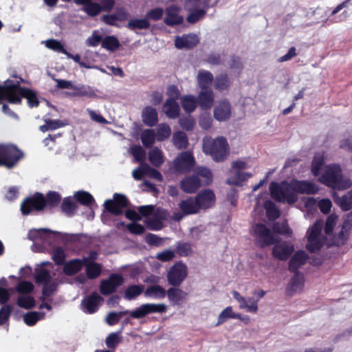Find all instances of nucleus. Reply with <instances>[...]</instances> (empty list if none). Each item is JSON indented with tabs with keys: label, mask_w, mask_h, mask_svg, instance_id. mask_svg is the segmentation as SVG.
I'll list each match as a JSON object with an SVG mask.
<instances>
[{
	"label": "nucleus",
	"mask_w": 352,
	"mask_h": 352,
	"mask_svg": "<svg viewBox=\"0 0 352 352\" xmlns=\"http://www.w3.org/2000/svg\"><path fill=\"white\" fill-rule=\"evenodd\" d=\"M60 196L56 192H49L47 198L39 192L35 193L32 197L25 199L21 205V210L23 214H29L33 210H41L47 204L55 206L59 204Z\"/></svg>",
	"instance_id": "7ed1b4c3"
},
{
	"label": "nucleus",
	"mask_w": 352,
	"mask_h": 352,
	"mask_svg": "<svg viewBox=\"0 0 352 352\" xmlns=\"http://www.w3.org/2000/svg\"><path fill=\"white\" fill-rule=\"evenodd\" d=\"M102 301L103 298L98 294L93 293L82 301V310L85 313L93 314L98 310L99 305Z\"/></svg>",
	"instance_id": "aec40b11"
},
{
	"label": "nucleus",
	"mask_w": 352,
	"mask_h": 352,
	"mask_svg": "<svg viewBox=\"0 0 352 352\" xmlns=\"http://www.w3.org/2000/svg\"><path fill=\"white\" fill-rule=\"evenodd\" d=\"M323 226V221L318 220L307 231V243L306 248L311 252L318 251L324 243L328 245L329 239L327 238L326 234H322Z\"/></svg>",
	"instance_id": "423d86ee"
},
{
	"label": "nucleus",
	"mask_w": 352,
	"mask_h": 352,
	"mask_svg": "<svg viewBox=\"0 0 352 352\" xmlns=\"http://www.w3.org/2000/svg\"><path fill=\"white\" fill-rule=\"evenodd\" d=\"M131 311L126 310L119 313L111 312L107 316L105 321L109 325H114L118 322L122 316L128 314H130Z\"/></svg>",
	"instance_id": "6e6d98bb"
},
{
	"label": "nucleus",
	"mask_w": 352,
	"mask_h": 352,
	"mask_svg": "<svg viewBox=\"0 0 352 352\" xmlns=\"http://www.w3.org/2000/svg\"><path fill=\"white\" fill-rule=\"evenodd\" d=\"M198 42V37L195 34H186L182 37H176L175 44L179 49L190 48L195 46Z\"/></svg>",
	"instance_id": "bb28decb"
},
{
	"label": "nucleus",
	"mask_w": 352,
	"mask_h": 352,
	"mask_svg": "<svg viewBox=\"0 0 352 352\" xmlns=\"http://www.w3.org/2000/svg\"><path fill=\"white\" fill-rule=\"evenodd\" d=\"M177 252L181 256H188L192 252V247L188 243H179L177 247Z\"/></svg>",
	"instance_id": "774afa93"
},
{
	"label": "nucleus",
	"mask_w": 352,
	"mask_h": 352,
	"mask_svg": "<svg viewBox=\"0 0 352 352\" xmlns=\"http://www.w3.org/2000/svg\"><path fill=\"white\" fill-rule=\"evenodd\" d=\"M267 215L269 219H274L279 217V212L276 209L275 204L272 201H266L264 204Z\"/></svg>",
	"instance_id": "13d9d810"
},
{
	"label": "nucleus",
	"mask_w": 352,
	"mask_h": 352,
	"mask_svg": "<svg viewBox=\"0 0 352 352\" xmlns=\"http://www.w3.org/2000/svg\"><path fill=\"white\" fill-rule=\"evenodd\" d=\"M143 171L144 172L145 176L154 178L158 181L162 180V174L153 168H151L148 164L143 163Z\"/></svg>",
	"instance_id": "052dcab7"
},
{
	"label": "nucleus",
	"mask_w": 352,
	"mask_h": 352,
	"mask_svg": "<svg viewBox=\"0 0 352 352\" xmlns=\"http://www.w3.org/2000/svg\"><path fill=\"white\" fill-rule=\"evenodd\" d=\"M270 190L272 198L278 201L291 204L298 200L293 181L289 183L283 182L280 184L272 182Z\"/></svg>",
	"instance_id": "39448f33"
},
{
	"label": "nucleus",
	"mask_w": 352,
	"mask_h": 352,
	"mask_svg": "<svg viewBox=\"0 0 352 352\" xmlns=\"http://www.w3.org/2000/svg\"><path fill=\"white\" fill-rule=\"evenodd\" d=\"M179 8L177 6H170L166 9V14L164 19L168 25L179 24L183 21V17L179 14Z\"/></svg>",
	"instance_id": "c85d7f7f"
},
{
	"label": "nucleus",
	"mask_w": 352,
	"mask_h": 352,
	"mask_svg": "<svg viewBox=\"0 0 352 352\" xmlns=\"http://www.w3.org/2000/svg\"><path fill=\"white\" fill-rule=\"evenodd\" d=\"M167 306L165 304L147 303L144 304L130 312V316L136 319L142 318L149 314L165 313Z\"/></svg>",
	"instance_id": "9b49d317"
},
{
	"label": "nucleus",
	"mask_w": 352,
	"mask_h": 352,
	"mask_svg": "<svg viewBox=\"0 0 352 352\" xmlns=\"http://www.w3.org/2000/svg\"><path fill=\"white\" fill-rule=\"evenodd\" d=\"M179 208L182 213L186 215L196 214L200 211L195 197H189L182 201L179 204Z\"/></svg>",
	"instance_id": "a878e982"
},
{
	"label": "nucleus",
	"mask_w": 352,
	"mask_h": 352,
	"mask_svg": "<svg viewBox=\"0 0 352 352\" xmlns=\"http://www.w3.org/2000/svg\"><path fill=\"white\" fill-rule=\"evenodd\" d=\"M195 173L198 177H201L204 184H208L212 182V176L210 170L205 167L199 166L196 168Z\"/></svg>",
	"instance_id": "864d4df0"
},
{
	"label": "nucleus",
	"mask_w": 352,
	"mask_h": 352,
	"mask_svg": "<svg viewBox=\"0 0 352 352\" xmlns=\"http://www.w3.org/2000/svg\"><path fill=\"white\" fill-rule=\"evenodd\" d=\"M203 151L210 155L216 162L223 161L229 153V146L223 137L215 139L204 138L203 140Z\"/></svg>",
	"instance_id": "20e7f679"
},
{
	"label": "nucleus",
	"mask_w": 352,
	"mask_h": 352,
	"mask_svg": "<svg viewBox=\"0 0 352 352\" xmlns=\"http://www.w3.org/2000/svg\"><path fill=\"white\" fill-rule=\"evenodd\" d=\"M179 106L174 100H166L164 104V111L169 118H175L179 113Z\"/></svg>",
	"instance_id": "72a5a7b5"
},
{
	"label": "nucleus",
	"mask_w": 352,
	"mask_h": 352,
	"mask_svg": "<svg viewBox=\"0 0 352 352\" xmlns=\"http://www.w3.org/2000/svg\"><path fill=\"white\" fill-rule=\"evenodd\" d=\"M123 277L118 274H112L108 278L102 280L100 283V290L103 295H109L114 292L116 289L122 285Z\"/></svg>",
	"instance_id": "ddd939ff"
},
{
	"label": "nucleus",
	"mask_w": 352,
	"mask_h": 352,
	"mask_svg": "<svg viewBox=\"0 0 352 352\" xmlns=\"http://www.w3.org/2000/svg\"><path fill=\"white\" fill-rule=\"evenodd\" d=\"M197 80L201 89H210L209 87L214 80V77L209 71L200 69L198 71Z\"/></svg>",
	"instance_id": "2f4dec72"
},
{
	"label": "nucleus",
	"mask_w": 352,
	"mask_h": 352,
	"mask_svg": "<svg viewBox=\"0 0 352 352\" xmlns=\"http://www.w3.org/2000/svg\"><path fill=\"white\" fill-rule=\"evenodd\" d=\"M17 305L26 309L34 307L35 302L34 298L28 294L20 295L17 299Z\"/></svg>",
	"instance_id": "3c124183"
},
{
	"label": "nucleus",
	"mask_w": 352,
	"mask_h": 352,
	"mask_svg": "<svg viewBox=\"0 0 352 352\" xmlns=\"http://www.w3.org/2000/svg\"><path fill=\"white\" fill-rule=\"evenodd\" d=\"M143 122L148 126H153L157 122V113L155 109L146 107L142 111Z\"/></svg>",
	"instance_id": "473e14b6"
},
{
	"label": "nucleus",
	"mask_w": 352,
	"mask_h": 352,
	"mask_svg": "<svg viewBox=\"0 0 352 352\" xmlns=\"http://www.w3.org/2000/svg\"><path fill=\"white\" fill-rule=\"evenodd\" d=\"M195 197L200 210H206L212 207L216 200L214 193L210 189H205L200 191Z\"/></svg>",
	"instance_id": "6ab92c4d"
},
{
	"label": "nucleus",
	"mask_w": 352,
	"mask_h": 352,
	"mask_svg": "<svg viewBox=\"0 0 352 352\" xmlns=\"http://www.w3.org/2000/svg\"><path fill=\"white\" fill-rule=\"evenodd\" d=\"M122 329L117 332L110 333L106 338L105 343L107 347L110 349H115L116 346L121 342Z\"/></svg>",
	"instance_id": "de8ad7c7"
},
{
	"label": "nucleus",
	"mask_w": 352,
	"mask_h": 352,
	"mask_svg": "<svg viewBox=\"0 0 352 352\" xmlns=\"http://www.w3.org/2000/svg\"><path fill=\"white\" fill-rule=\"evenodd\" d=\"M148 160L154 166H161L164 162L162 151L157 147L152 148L148 152Z\"/></svg>",
	"instance_id": "f704fd0d"
},
{
	"label": "nucleus",
	"mask_w": 352,
	"mask_h": 352,
	"mask_svg": "<svg viewBox=\"0 0 352 352\" xmlns=\"http://www.w3.org/2000/svg\"><path fill=\"white\" fill-rule=\"evenodd\" d=\"M338 217L331 214L327 219L324 233L329 239L328 245H340L345 240L344 228L336 227Z\"/></svg>",
	"instance_id": "6e6552de"
},
{
	"label": "nucleus",
	"mask_w": 352,
	"mask_h": 352,
	"mask_svg": "<svg viewBox=\"0 0 352 352\" xmlns=\"http://www.w3.org/2000/svg\"><path fill=\"white\" fill-rule=\"evenodd\" d=\"M44 317V314L40 312H30L25 314L23 320L25 324L29 326H32L40 319Z\"/></svg>",
	"instance_id": "4d7b16f0"
},
{
	"label": "nucleus",
	"mask_w": 352,
	"mask_h": 352,
	"mask_svg": "<svg viewBox=\"0 0 352 352\" xmlns=\"http://www.w3.org/2000/svg\"><path fill=\"white\" fill-rule=\"evenodd\" d=\"M75 197L81 204L85 205L90 204L94 201V198L87 192L79 191L75 194Z\"/></svg>",
	"instance_id": "0e129e2a"
},
{
	"label": "nucleus",
	"mask_w": 352,
	"mask_h": 352,
	"mask_svg": "<svg viewBox=\"0 0 352 352\" xmlns=\"http://www.w3.org/2000/svg\"><path fill=\"white\" fill-rule=\"evenodd\" d=\"M52 258L56 264H63L66 258V255L63 249L61 248H56L54 250Z\"/></svg>",
	"instance_id": "69168bd1"
},
{
	"label": "nucleus",
	"mask_w": 352,
	"mask_h": 352,
	"mask_svg": "<svg viewBox=\"0 0 352 352\" xmlns=\"http://www.w3.org/2000/svg\"><path fill=\"white\" fill-rule=\"evenodd\" d=\"M144 291V285H131L129 287L124 293V298L132 300L140 295Z\"/></svg>",
	"instance_id": "8fccbe9b"
},
{
	"label": "nucleus",
	"mask_w": 352,
	"mask_h": 352,
	"mask_svg": "<svg viewBox=\"0 0 352 352\" xmlns=\"http://www.w3.org/2000/svg\"><path fill=\"white\" fill-rule=\"evenodd\" d=\"M34 289V285L29 281H22L19 283L16 287V291L22 294H29Z\"/></svg>",
	"instance_id": "e2e57ef3"
},
{
	"label": "nucleus",
	"mask_w": 352,
	"mask_h": 352,
	"mask_svg": "<svg viewBox=\"0 0 352 352\" xmlns=\"http://www.w3.org/2000/svg\"><path fill=\"white\" fill-rule=\"evenodd\" d=\"M86 274L88 278L94 279L101 274L102 266L98 263H85Z\"/></svg>",
	"instance_id": "a18cd8bd"
},
{
	"label": "nucleus",
	"mask_w": 352,
	"mask_h": 352,
	"mask_svg": "<svg viewBox=\"0 0 352 352\" xmlns=\"http://www.w3.org/2000/svg\"><path fill=\"white\" fill-rule=\"evenodd\" d=\"M171 134L170 127L164 123L160 124L157 129L156 139L158 141H163L168 139Z\"/></svg>",
	"instance_id": "09e8293b"
},
{
	"label": "nucleus",
	"mask_w": 352,
	"mask_h": 352,
	"mask_svg": "<svg viewBox=\"0 0 352 352\" xmlns=\"http://www.w3.org/2000/svg\"><path fill=\"white\" fill-rule=\"evenodd\" d=\"M308 259V254L302 250L297 251L291 258L289 263V270L296 272L304 265Z\"/></svg>",
	"instance_id": "5701e85b"
},
{
	"label": "nucleus",
	"mask_w": 352,
	"mask_h": 352,
	"mask_svg": "<svg viewBox=\"0 0 352 352\" xmlns=\"http://www.w3.org/2000/svg\"><path fill=\"white\" fill-rule=\"evenodd\" d=\"M74 90L75 92L72 94L73 96H86L88 98L96 97L95 90L90 86H86L84 85H75Z\"/></svg>",
	"instance_id": "58836bf2"
},
{
	"label": "nucleus",
	"mask_w": 352,
	"mask_h": 352,
	"mask_svg": "<svg viewBox=\"0 0 352 352\" xmlns=\"http://www.w3.org/2000/svg\"><path fill=\"white\" fill-rule=\"evenodd\" d=\"M324 155L316 153L314 156L311 172L315 176L320 175L319 180L327 186L339 190H345L352 186V181L342 175V169L337 164L324 166Z\"/></svg>",
	"instance_id": "f03ea898"
},
{
	"label": "nucleus",
	"mask_w": 352,
	"mask_h": 352,
	"mask_svg": "<svg viewBox=\"0 0 352 352\" xmlns=\"http://www.w3.org/2000/svg\"><path fill=\"white\" fill-rule=\"evenodd\" d=\"M273 230L275 232L284 234L288 237H291L293 234L292 229L288 226L287 223H276L273 227Z\"/></svg>",
	"instance_id": "680f3d73"
},
{
	"label": "nucleus",
	"mask_w": 352,
	"mask_h": 352,
	"mask_svg": "<svg viewBox=\"0 0 352 352\" xmlns=\"http://www.w3.org/2000/svg\"><path fill=\"white\" fill-rule=\"evenodd\" d=\"M201 186V181L195 175L185 177L180 182L181 189L186 193H194Z\"/></svg>",
	"instance_id": "412c9836"
},
{
	"label": "nucleus",
	"mask_w": 352,
	"mask_h": 352,
	"mask_svg": "<svg viewBox=\"0 0 352 352\" xmlns=\"http://www.w3.org/2000/svg\"><path fill=\"white\" fill-rule=\"evenodd\" d=\"M194 165L195 160L190 152L182 153L173 162L175 170L182 173L190 171L194 167Z\"/></svg>",
	"instance_id": "f8f14e48"
},
{
	"label": "nucleus",
	"mask_w": 352,
	"mask_h": 352,
	"mask_svg": "<svg viewBox=\"0 0 352 352\" xmlns=\"http://www.w3.org/2000/svg\"><path fill=\"white\" fill-rule=\"evenodd\" d=\"M105 208L115 215L122 213L124 208L127 206V200L122 195L116 194L113 199H108L104 202Z\"/></svg>",
	"instance_id": "dca6fc26"
},
{
	"label": "nucleus",
	"mask_w": 352,
	"mask_h": 352,
	"mask_svg": "<svg viewBox=\"0 0 352 352\" xmlns=\"http://www.w3.org/2000/svg\"><path fill=\"white\" fill-rule=\"evenodd\" d=\"M51 276L49 272L42 267L36 270V282L41 284H47L50 281Z\"/></svg>",
	"instance_id": "5fc2aeb1"
},
{
	"label": "nucleus",
	"mask_w": 352,
	"mask_h": 352,
	"mask_svg": "<svg viewBox=\"0 0 352 352\" xmlns=\"http://www.w3.org/2000/svg\"><path fill=\"white\" fill-rule=\"evenodd\" d=\"M156 139L155 132L153 129H145L141 133V140L144 146L148 147L154 144Z\"/></svg>",
	"instance_id": "49530a36"
},
{
	"label": "nucleus",
	"mask_w": 352,
	"mask_h": 352,
	"mask_svg": "<svg viewBox=\"0 0 352 352\" xmlns=\"http://www.w3.org/2000/svg\"><path fill=\"white\" fill-rule=\"evenodd\" d=\"M334 201L342 210L347 211L352 208V189L339 197L336 192L333 194Z\"/></svg>",
	"instance_id": "7c9ffc66"
},
{
	"label": "nucleus",
	"mask_w": 352,
	"mask_h": 352,
	"mask_svg": "<svg viewBox=\"0 0 352 352\" xmlns=\"http://www.w3.org/2000/svg\"><path fill=\"white\" fill-rule=\"evenodd\" d=\"M50 233H58L48 229H32L28 233V239L32 241H44Z\"/></svg>",
	"instance_id": "a19ab883"
},
{
	"label": "nucleus",
	"mask_w": 352,
	"mask_h": 352,
	"mask_svg": "<svg viewBox=\"0 0 352 352\" xmlns=\"http://www.w3.org/2000/svg\"><path fill=\"white\" fill-rule=\"evenodd\" d=\"M150 26V23L147 18L144 19H133L129 21L126 27L134 30L135 29L143 30L147 29Z\"/></svg>",
	"instance_id": "37998d69"
},
{
	"label": "nucleus",
	"mask_w": 352,
	"mask_h": 352,
	"mask_svg": "<svg viewBox=\"0 0 352 352\" xmlns=\"http://www.w3.org/2000/svg\"><path fill=\"white\" fill-rule=\"evenodd\" d=\"M230 85V80L226 75L218 76L214 82L215 88L219 91H223Z\"/></svg>",
	"instance_id": "bf43d9fd"
},
{
	"label": "nucleus",
	"mask_w": 352,
	"mask_h": 352,
	"mask_svg": "<svg viewBox=\"0 0 352 352\" xmlns=\"http://www.w3.org/2000/svg\"><path fill=\"white\" fill-rule=\"evenodd\" d=\"M119 45L118 40L113 36L105 37L102 42V47L110 51L116 50L119 47Z\"/></svg>",
	"instance_id": "603ef678"
},
{
	"label": "nucleus",
	"mask_w": 352,
	"mask_h": 352,
	"mask_svg": "<svg viewBox=\"0 0 352 352\" xmlns=\"http://www.w3.org/2000/svg\"><path fill=\"white\" fill-rule=\"evenodd\" d=\"M188 274L187 267L181 262L176 263L170 267L167 274V280L170 285L179 286Z\"/></svg>",
	"instance_id": "9d476101"
},
{
	"label": "nucleus",
	"mask_w": 352,
	"mask_h": 352,
	"mask_svg": "<svg viewBox=\"0 0 352 352\" xmlns=\"http://www.w3.org/2000/svg\"><path fill=\"white\" fill-rule=\"evenodd\" d=\"M139 212L144 217H147L146 224L147 228L153 230H159L163 228V221L168 217L166 210L157 208L154 210L153 206H143L138 208Z\"/></svg>",
	"instance_id": "0eeeda50"
},
{
	"label": "nucleus",
	"mask_w": 352,
	"mask_h": 352,
	"mask_svg": "<svg viewBox=\"0 0 352 352\" xmlns=\"http://www.w3.org/2000/svg\"><path fill=\"white\" fill-rule=\"evenodd\" d=\"M229 318L242 320L241 314L234 313L232 307L231 306H228L219 314L216 326H219L224 323Z\"/></svg>",
	"instance_id": "c9c22d12"
},
{
	"label": "nucleus",
	"mask_w": 352,
	"mask_h": 352,
	"mask_svg": "<svg viewBox=\"0 0 352 352\" xmlns=\"http://www.w3.org/2000/svg\"><path fill=\"white\" fill-rule=\"evenodd\" d=\"M173 142L178 149L186 148L188 144V138L186 133L182 131H177L173 134Z\"/></svg>",
	"instance_id": "79ce46f5"
},
{
	"label": "nucleus",
	"mask_w": 352,
	"mask_h": 352,
	"mask_svg": "<svg viewBox=\"0 0 352 352\" xmlns=\"http://www.w3.org/2000/svg\"><path fill=\"white\" fill-rule=\"evenodd\" d=\"M83 265L84 263L80 259L71 260L65 263L64 272L69 276L75 274L82 269Z\"/></svg>",
	"instance_id": "4c0bfd02"
},
{
	"label": "nucleus",
	"mask_w": 352,
	"mask_h": 352,
	"mask_svg": "<svg viewBox=\"0 0 352 352\" xmlns=\"http://www.w3.org/2000/svg\"><path fill=\"white\" fill-rule=\"evenodd\" d=\"M28 100L30 107H36L38 104L36 94L30 89L20 87L19 82H11L10 80L5 82L3 87L0 86V102L8 100L10 103L19 104L21 98ZM22 153L14 146L0 145V166H5L9 168L13 167L21 158Z\"/></svg>",
	"instance_id": "f257e3e1"
},
{
	"label": "nucleus",
	"mask_w": 352,
	"mask_h": 352,
	"mask_svg": "<svg viewBox=\"0 0 352 352\" xmlns=\"http://www.w3.org/2000/svg\"><path fill=\"white\" fill-rule=\"evenodd\" d=\"M170 303L173 305H180L187 296V294L179 288L170 287L166 294Z\"/></svg>",
	"instance_id": "c756f323"
},
{
	"label": "nucleus",
	"mask_w": 352,
	"mask_h": 352,
	"mask_svg": "<svg viewBox=\"0 0 352 352\" xmlns=\"http://www.w3.org/2000/svg\"><path fill=\"white\" fill-rule=\"evenodd\" d=\"M77 5H82V10L90 16L98 15L102 11V6L91 0H74Z\"/></svg>",
	"instance_id": "b1692460"
},
{
	"label": "nucleus",
	"mask_w": 352,
	"mask_h": 352,
	"mask_svg": "<svg viewBox=\"0 0 352 352\" xmlns=\"http://www.w3.org/2000/svg\"><path fill=\"white\" fill-rule=\"evenodd\" d=\"M304 287L303 275L296 273L292 278L287 287V293L288 295L292 296L294 294L300 292Z\"/></svg>",
	"instance_id": "393cba45"
},
{
	"label": "nucleus",
	"mask_w": 352,
	"mask_h": 352,
	"mask_svg": "<svg viewBox=\"0 0 352 352\" xmlns=\"http://www.w3.org/2000/svg\"><path fill=\"white\" fill-rule=\"evenodd\" d=\"M197 98L201 108L208 109L213 105L214 95L212 89H201Z\"/></svg>",
	"instance_id": "cd10ccee"
},
{
	"label": "nucleus",
	"mask_w": 352,
	"mask_h": 352,
	"mask_svg": "<svg viewBox=\"0 0 352 352\" xmlns=\"http://www.w3.org/2000/svg\"><path fill=\"white\" fill-rule=\"evenodd\" d=\"M251 177V173L234 171L233 175L227 179V183L232 185H241L242 182L248 180Z\"/></svg>",
	"instance_id": "ea45409f"
},
{
	"label": "nucleus",
	"mask_w": 352,
	"mask_h": 352,
	"mask_svg": "<svg viewBox=\"0 0 352 352\" xmlns=\"http://www.w3.org/2000/svg\"><path fill=\"white\" fill-rule=\"evenodd\" d=\"M210 0H184V9L189 13L187 21L194 23L206 14Z\"/></svg>",
	"instance_id": "1a4fd4ad"
},
{
	"label": "nucleus",
	"mask_w": 352,
	"mask_h": 352,
	"mask_svg": "<svg viewBox=\"0 0 352 352\" xmlns=\"http://www.w3.org/2000/svg\"><path fill=\"white\" fill-rule=\"evenodd\" d=\"M232 294L233 298L239 302V309H245L249 313H257L258 299H255L254 297L246 298L235 290L232 292Z\"/></svg>",
	"instance_id": "2eb2a0df"
},
{
	"label": "nucleus",
	"mask_w": 352,
	"mask_h": 352,
	"mask_svg": "<svg viewBox=\"0 0 352 352\" xmlns=\"http://www.w3.org/2000/svg\"><path fill=\"white\" fill-rule=\"evenodd\" d=\"M166 294L165 289L158 285H151L144 292L146 296L155 299H162L166 296Z\"/></svg>",
	"instance_id": "e433bc0d"
},
{
	"label": "nucleus",
	"mask_w": 352,
	"mask_h": 352,
	"mask_svg": "<svg viewBox=\"0 0 352 352\" xmlns=\"http://www.w3.org/2000/svg\"><path fill=\"white\" fill-rule=\"evenodd\" d=\"M304 207L306 208L307 212H313L316 211L318 204L316 200L313 197H305L302 199Z\"/></svg>",
	"instance_id": "338daca9"
},
{
	"label": "nucleus",
	"mask_w": 352,
	"mask_h": 352,
	"mask_svg": "<svg viewBox=\"0 0 352 352\" xmlns=\"http://www.w3.org/2000/svg\"><path fill=\"white\" fill-rule=\"evenodd\" d=\"M214 117L219 121L228 120L232 115V108L230 102L226 100H219L214 107Z\"/></svg>",
	"instance_id": "a211bd4d"
},
{
	"label": "nucleus",
	"mask_w": 352,
	"mask_h": 352,
	"mask_svg": "<svg viewBox=\"0 0 352 352\" xmlns=\"http://www.w3.org/2000/svg\"><path fill=\"white\" fill-rule=\"evenodd\" d=\"M252 230L261 247L270 245L276 241L270 229L263 224H256Z\"/></svg>",
	"instance_id": "4468645a"
},
{
	"label": "nucleus",
	"mask_w": 352,
	"mask_h": 352,
	"mask_svg": "<svg viewBox=\"0 0 352 352\" xmlns=\"http://www.w3.org/2000/svg\"><path fill=\"white\" fill-rule=\"evenodd\" d=\"M294 247L292 243L277 241L272 250V254L280 261L287 260L294 252Z\"/></svg>",
	"instance_id": "f3484780"
},
{
	"label": "nucleus",
	"mask_w": 352,
	"mask_h": 352,
	"mask_svg": "<svg viewBox=\"0 0 352 352\" xmlns=\"http://www.w3.org/2000/svg\"><path fill=\"white\" fill-rule=\"evenodd\" d=\"M197 100L195 96L187 95L182 98V106L187 113L192 112L197 107Z\"/></svg>",
	"instance_id": "c03bdc74"
},
{
	"label": "nucleus",
	"mask_w": 352,
	"mask_h": 352,
	"mask_svg": "<svg viewBox=\"0 0 352 352\" xmlns=\"http://www.w3.org/2000/svg\"><path fill=\"white\" fill-rule=\"evenodd\" d=\"M292 181L297 195L298 193L307 195L315 194L318 190V187L311 182L299 181L296 179Z\"/></svg>",
	"instance_id": "4be33fe9"
}]
</instances>
